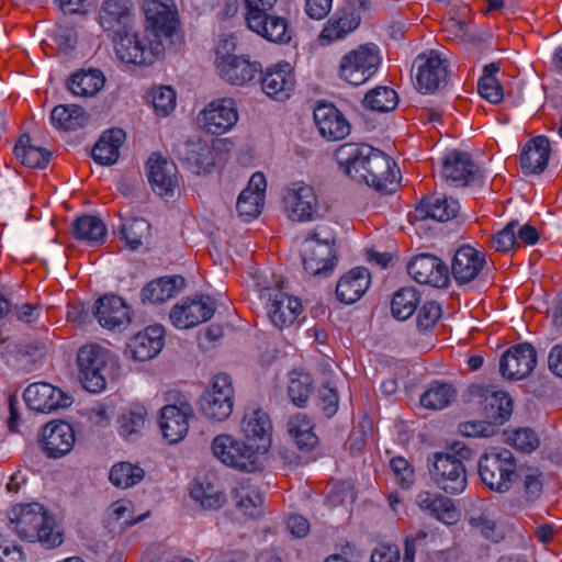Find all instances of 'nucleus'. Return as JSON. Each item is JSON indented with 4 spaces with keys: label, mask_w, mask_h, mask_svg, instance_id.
Masks as SVG:
<instances>
[{
    "label": "nucleus",
    "mask_w": 562,
    "mask_h": 562,
    "mask_svg": "<svg viewBox=\"0 0 562 562\" xmlns=\"http://www.w3.org/2000/svg\"><path fill=\"white\" fill-rule=\"evenodd\" d=\"M335 159L346 176L379 192L391 193L398 184L400 170L395 161L370 145L342 144L336 149Z\"/></svg>",
    "instance_id": "obj_1"
},
{
    "label": "nucleus",
    "mask_w": 562,
    "mask_h": 562,
    "mask_svg": "<svg viewBox=\"0 0 562 562\" xmlns=\"http://www.w3.org/2000/svg\"><path fill=\"white\" fill-rule=\"evenodd\" d=\"M9 518L21 539L38 541L48 549L64 541L63 533L56 529L54 517L41 504L18 505L12 508Z\"/></svg>",
    "instance_id": "obj_2"
},
{
    "label": "nucleus",
    "mask_w": 562,
    "mask_h": 562,
    "mask_svg": "<svg viewBox=\"0 0 562 562\" xmlns=\"http://www.w3.org/2000/svg\"><path fill=\"white\" fill-rule=\"evenodd\" d=\"M471 458L472 450L460 441L453 442L448 452H436L429 469L435 485L447 494H461L468 485L463 461Z\"/></svg>",
    "instance_id": "obj_3"
},
{
    "label": "nucleus",
    "mask_w": 562,
    "mask_h": 562,
    "mask_svg": "<svg viewBox=\"0 0 562 562\" xmlns=\"http://www.w3.org/2000/svg\"><path fill=\"white\" fill-rule=\"evenodd\" d=\"M77 363L80 381L91 393L102 392L108 381L114 380L120 371L116 356L98 344L82 346L77 355Z\"/></svg>",
    "instance_id": "obj_4"
},
{
    "label": "nucleus",
    "mask_w": 562,
    "mask_h": 562,
    "mask_svg": "<svg viewBox=\"0 0 562 562\" xmlns=\"http://www.w3.org/2000/svg\"><path fill=\"white\" fill-rule=\"evenodd\" d=\"M479 474L491 491L505 493L517 479V465L514 454L506 449L491 451L481 457Z\"/></svg>",
    "instance_id": "obj_5"
},
{
    "label": "nucleus",
    "mask_w": 562,
    "mask_h": 562,
    "mask_svg": "<svg viewBox=\"0 0 562 562\" xmlns=\"http://www.w3.org/2000/svg\"><path fill=\"white\" fill-rule=\"evenodd\" d=\"M116 56L124 63L149 65L165 52V45L159 40L150 38L144 31L128 30L114 37Z\"/></svg>",
    "instance_id": "obj_6"
},
{
    "label": "nucleus",
    "mask_w": 562,
    "mask_h": 562,
    "mask_svg": "<svg viewBox=\"0 0 562 562\" xmlns=\"http://www.w3.org/2000/svg\"><path fill=\"white\" fill-rule=\"evenodd\" d=\"M212 452L223 464L241 472H255L260 469L257 448L247 445L232 435L222 434L212 441Z\"/></svg>",
    "instance_id": "obj_7"
},
{
    "label": "nucleus",
    "mask_w": 562,
    "mask_h": 562,
    "mask_svg": "<svg viewBox=\"0 0 562 562\" xmlns=\"http://www.w3.org/2000/svg\"><path fill=\"white\" fill-rule=\"evenodd\" d=\"M283 211L292 222L306 223L317 218L318 199L314 188L304 181L290 182L282 193Z\"/></svg>",
    "instance_id": "obj_8"
},
{
    "label": "nucleus",
    "mask_w": 562,
    "mask_h": 562,
    "mask_svg": "<svg viewBox=\"0 0 562 562\" xmlns=\"http://www.w3.org/2000/svg\"><path fill=\"white\" fill-rule=\"evenodd\" d=\"M234 393L232 378L226 373L216 374L201 397L202 414L210 420H226L234 408Z\"/></svg>",
    "instance_id": "obj_9"
},
{
    "label": "nucleus",
    "mask_w": 562,
    "mask_h": 562,
    "mask_svg": "<svg viewBox=\"0 0 562 562\" xmlns=\"http://www.w3.org/2000/svg\"><path fill=\"white\" fill-rule=\"evenodd\" d=\"M146 27L144 32L153 40L172 42L179 27V19L172 0H145ZM166 46V44H164Z\"/></svg>",
    "instance_id": "obj_10"
},
{
    "label": "nucleus",
    "mask_w": 562,
    "mask_h": 562,
    "mask_svg": "<svg viewBox=\"0 0 562 562\" xmlns=\"http://www.w3.org/2000/svg\"><path fill=\"white\" fill-rule=\"evenodd\" d=\"M380 63L376 46L361 45L341 58L339 77L352 86H360L376 72Z\"/></svg>",
    "instance_id": "obj_11"
},
{
    "label": "nucleus",
    "mask_w": 562,
    "mask_h": 562,
    "mask_svg": "<svg viewBox=\"0 0 562 562\" xmlns=\"http://www.w3.org/2000/svg\"><path fill=\"white\" fill-rule=\"evenodd\" d=\"M302 261L304 270L311 276L326 274L335 267L334 239L321 238L313 232L303 241Z\"/></svg>",
    "instance_id": "obj_12"
},
{
    "label": "nucleus",
    "mask_w": 562,
    "mask_h": 562,
    "mask_svg": "<svg viewBox=\"0 0 562 562\" xmlns=\"http://www.w3.org/2000/svg\"><path fill=\"white\" fill-rule=\"evenodd\" d=\"M260 297L266 301V311L270 322L279 329L293 325L303 311L297 297L289 295L280 289H263Z\"/></svg>",
    "instance_id": "obj_13"
},
{
    "label": "nucleus",
    "mask_w": 562,
    "mask_h": 562,
    "mask_svg": "<svg viewBox=\"0 0 562 562\" xmlns=\"http://www.w3.org/2000/svg\"><path fill=\"white\" fill-rule=\"evenodd\" d=\"M238 121L236 103L231 98L210 102L198 115L201 128L213 135L228 132Z\"/></svg>",
    "instance_id": "obj_14"
},
{
    "label": "nucleus",
    "mask_w": 562,
    "mask_h": 562,
    "mask_svg": "<svg viewBox=\"0 0 562 562\" xmlns=\"http://www.w3.org/2000/svg\"><path fill=\"white\" fill-rule=\"evenodd\" d=\"M487 266L484 251L471 245H461L451 259V277L458 285H464L476 280Z\"/></svg>",
    "instance_id": "obj_15"
},
{
    "label": "nucleus",
    "mask_w": 562,
    "mask_h": 562,
    "mask_svg": "<svg viewBox=\"0 0 562 562\" xmlns=\"http://www.w3.org/2000/svg\"><path fill=\"white\" fill-rule=\"evenodd\" d=\"M215 312V302L210 296L187 297L176 304L169 318L180 329L194 327L209 321Z\"/></svg>",
    "instance_id": "obj_16"
},
{
    "label": "nucleus",
    "mask_w": 562,
    "mask_h": 562,
    "mask_svg": "<svg viewBox=\"0 0 562 562\" xmlns=\"http://www.w3.org/2000/svg\"><path fill=\"white\" fill-rule=\"evenodd\" d=\"M416 81L419 90L435 92L446 86L448 80L447 60L437 50H429L417 56Z\"/></svg>",
    "instance_id": "obj_17"
},
{
    "label": "nucleus",
    "mask_w": 562,
    "mask_h": 562,
    "mask_svg": "<svg viewBox=\"0 0 562 562\" xmlns=\"http://www.w3.org/2000/svg\"><path fill=\"white\" fill-rule=\"evenodd\" d=\"M176 157L193 173L211 172L215 157L210 144L201 137L189 138L175 145Z\"/></svg>",
    "instance_id": "obj_18"
},
{
    "label": "nucleus",
    "mask_w": 562,
    "mask_h": 562,
    "mask_svg": "<svg viewBox=\"0 0 562 562\" xmlns=\"http://www.w3.org/2000/svg\"><path fill=\"white\" fill-rule=\"evenodd\" d=\"M26 405L38 413H52L72 404V397L60 389L47 383L30 384L23 393Z\"/></svg>",
    "instance_id": "obj_19"
},
{
    "label": "nucleus",
    "mask_w": 562,
    "mask_h": 562,
    "mask_svg": "<svg viewBox=\"0 0 562 562\" xmlns=\"http://www.w3.org/2000/svg\"><path fill=\"white\" fill-rule=\"evenodd\" d=\"M407 272L417 283L435 288H446L450 280L447 265L430 254L414 257L407 265Z\"/></svg>",
    "instance_id": "obj_20"
},
{
    "label": "nucleus",
    "mask_w": 562,
    "mask_h": 562,
    "mask_svg": "<svg viewBox=\"0 0 562 562\" xmlns=\"http://www.w3.org/2000/svg\"><path fill=\"white\" fill-rule=\"evenodd\" d=\"M537 364V351L530 344L512 346L499 360V370L507 380H522Z\"/></svg>",
    "instance_id": "obj_21"
},
{
    "label": "nucleus",
    "mask_w": 562,
    "mask_h": 562,
    "mask_svg": "<svg viewBox=\"0 0 562 562\" xmlns=\"http://www.w3.org/2000/svg\"><path fill=\"white\" fill-rule=\"evenodd\" d=\"M441 176L456 187H467L480 179L479 168L470 155L458 149L447 153L443 157Z\"/></svg>",
    "instance_id": "obj_22"
},
{
    "label": "nucleus",
    "mask_w": 562,
    "mask_h": 562,
    "mask_svg": "<svg viewBox=\"0 0 562 562\" xmlns=\"http://www.w3.org/2000/svg\"><path fill=\"white\" fill-rule=\"evenodd\" d=\"M193 417L192 406L187 401L179 405H165L160 409L159 427L169 443L181 441L189 431V420Z\"/></svg>",
    "instance_id": "obj_23"
},
{
    "label": "nucleus",
    "mask_w": 562,
    "mask_h": 562,
    "mask_svg": "<svg viewBox=\"0 0 562 562\" xmlns=\"http://www.w3.org/2000/svg\"><path fill=\"white\" fill-rule=\"evenodd\" d=\"M220 76L232 85L243 86L262 74L261 65L243 56L222 55L216 58Z\"/></svg>",
    "instance_id": "obj_24"
},
{
    "label": "nucleus",
    "mask_w": 562,
    "mask_h": 562,
    "mask_svg": "<svg viewBox=\"0 0 562 562\" xmlns=\"http://www.w3.org/2000/svg\"><path fill=\"white\" fill-rule=\"evenodd\" d=\"M262 91L277 101L288 100L295 88V77L290 64H279L268 68L260 79Z\"/></svg>",
    "instance_id": "obj_25"
},
{
    "label": "nucleus",
    "mask_w": 562,
    "mask_h": 562,
    "mask_svg": "<svg viewBox=\"0 0 562 562\" xmlns=\"http://www.w3.org/2000/svg\"><path fill=\"white\" fill-rule=\"evenodd\" d=\"M133 16L126 0H105L99 12V24L113 38L132 30Z\"/></svg>",
    "instance_id": "obj_26"
},
{
    "label": "nucleus",
    "mask_w": 562,
    "mask_h": 562,
    "mask_svg": "<svg viewBox=\"0 0 562 562\" xmlns=\"http://www.w3.org/2000/svg\"><path fill=\"white\" fill-rule=\"evenodd\" d=\"M267 188L266 177L261 172H255L244 189L236 203L239 216L248 222L256 218L263 207L265 192Z\"/></svg>",
    "instance_id": "obj_27"
},
{
    "label": "nucleus",
    "mask_w": 562,
    "mask_h": 562,
    "mask_svg": "<svg viewBox=\"0 0 562 562\" xmlns=\"http://www.w3.org/2000/svg\"><path fill=\"white\" fill-rule=\"evenodd\" d=\"M314 121L321 135L328 140H339L350 133V124L333 104L319 103L314 110Z\"/></svg>",
    "instance_id": "obj_28"
},
{
    "label": "nucleus",
    "mask_w": 562,
    "mask_h": 562,
    "mask_svg": "<svg viewBox=\"0 0 562 562\" xmlns=\"http://www.w3.org/2000/svg\"><path fill=\"white\" fill-rule=\"evenodd\" d=\"M42 437L43 450L49 458H60L69 453L75 445V431L66 422L46 424Z\"/></svg>",
    "instance_id": "obj_29"
},
{
    "label": "nucleus",
    "mask_w": 562,
    "mask_h": 562,
    "mask_svg": "<svg viewBox=\"0 0 562 562\" xmlns=\"http://www.w3.org/2000/svg\"><path fill=\"white\" fill-rule=\"evenodd\" d=\"M241 430L245 437L256 445L257 450L266 452L272 440V424L266 412L260 408L247 409L243 422Z\"/></svg>",
    "instance_id": "obj_30"
},
{
    "label": "nucleus",
    "mask_w": 562,
    "mask_h": 562,
    "mask_svg": "<svg viewBox=\"0 0 562 562\" xmlns=\"http://www.w3.org/2000/svg\"><path fill=\"white\" fill-rule=\"evenodd\" d=\"M164 327L149 326L136 334L126 347V353L136 361H147L156 357L164 346Z\"/></svg>",
    "instance_id": "obj_31"
},
{
    "label": "nucleus",
    "mask_w": 562,
    "mask_h": 562,
    "mask_svg": "<svg viewBox=\"0 0 562 562\" xmlns=\"http://www.w3.org/2000/svg\"><path fill=\"white\" fill-rule=\"evenodd\" d=\"M248 27L273 43H288L291 40V31L284 18L270 15L268 11L252 15H246Z\"/></svg>",
    "instance_id": "obj_32"
},
{
    "label": "nucleus",
    "mask_w": 562,
    "mask_h": 562,
    "mask_svg": "<svg viewBox=\"0 0 562 562\" xmlns=\"http://www.w3.org/2000/svg\"><path fill=\"white\" fill-rule=\"evenodd\" d=\"M93 314L99 324L108 329L122 328L131 322L130 307L116 295L99 299Z\"/></svg>",
    "instance_id": "obj_33"
},
{
    "label": "nucleus",
    "mask_w": 562,
    "mask_h": 562,
    "mask_svg": "<svg viewBox=\"0 0 562 562\" xmlns=\"http://www.w3.org/2000/svg\"><path fill=\"white\" fill-rule=\"evenodd\" d=\"M481 414L496 427L507 422L513 412V403L507 393L492 389H480Z\"/></svg>",
    "instance_id": "obj_34"
},
{
    "label": "nucleus",
    "mask_w": 562,
    "mask_h": 562,
    "mask_svg": "<svg viewBox=\"0 0 562 562\" xmlns=\"http://www.w3.org/2000/svg\"><path fill=\"white\" fill-rule=\"evenodd\" d=\"M147 166L148 179L154 191L161 196L171 195L178 186L176 165L158 154H153Z\"/></svg>",
    "instance_id": "obj_35"
},
{
    "label": "nucleus",
    "mask_w": 562,
    "mask_h": 562,
    "mask_svg": "<svg viewBox=\"0 0 562 562\" xmlns=\"http://www.w3.org/2000/svg\"><path fill=\"white\" fill-rule=\"evenodd\" d=\"M370 282L371 276L367 268H353L345 273L337 282V299L345 304H352L362 297Z\"/></svg>",
    "instance_id": "obj_36"
},
{
    "label": "nucleus",
    "mask_w": 562,
    "mask_h": 562,
    "mask_svg": "<svg viewBox=\"0 0 562 562\" xmlns=\"http://www.w3.org/2000/svg\"><path fill=\"white\" fill-rule=\"evenodd\" d=\"M550 153L548 137L539 135L528 140L520 154V166L525 173H541L548 165Z\"/></svg>",
    "instance_id": "obj_37"
},
{
    "label": "nucleus",
    "mask_w": 562,
    "mask_h": 562,
    "mask_svg": "<svg viewBox=\"0 0 562 562\" xmlns=\"http://www.w3.org/2000/svg\"><path fill=\"white\" fill-rule=\"evenodd\" d=\"M460 204L458 200L445 194H434L420 201L416 213L422 218H431L438 222H448L458 216Z\"/></svg>",
    "instance_id": "obj_38"
},
{
    "label": "nucleus",
    "mask_w": 562,
    "mask_h": 562,
    "mask_svg": "<svg viewBox=\"0 0 562 562\" xmlns=\"http://www.w3.org/2000/svg\"><path fill=\"white\" fill-rule=\"evenodd\" d=\"M361 21V15L355 12L340 10L337 14L329 19L322 30L318 42L321 45H329L336 41L345 38L349 33L355 31Z\"/></svg>",
    "instance_id": "obj_39"
},
{
    "label": "nucleus",
    "mask_w": 562,
    "mask_h": 562,
    "mask_svg": "<svg viewBox=\"0 0 562 562\" xmlns=\"http://www.w3.org/2000/svg\"><path fill=\"white\" fill-rule=\"evenodd\" d=\"M184 286L180 276L162 277L147 283L140 293L143 303L159 304L173 297Z\"/></svg>",
    "instance_id": "obj_40"
},
{
    "label": "nucleus",
    "mask_w": 562,
    "mask_h": 562,
    "mask_svg": "<svg viewBox=\"0 0 562 562\" xmlns=\"http://www.w3.org/2000/svg\"><path fill=\"white\" fill-rule=\"evenodd\" d=\"M125 133L121 128H112L104 132L92 148V158L95 162L108 166L119 158V149L123 144Z\"/></svg>",
    "instance_id": "obj_41"
},
{
    "label": "nucleus",
    "mask_w": 562,
    "mask_h": 562,
    "mask_svg": "<svg viewBox=\"0 0 562 562\" xmlns=\"http://www.w3.org/2000/svg\"><path fill=\"white\" fill-rule=\"evenodd\" d=\"M288 431L300 450L310 451L318 443L312 419L303 413L292 415L288 422Z\"/></svg>",
    "instance_id": "obj_42"
},
{
    "label": "nucleus",
    "mask_w": 562,
    "mask_h": 562,
    "mask_svg": "<svg viewBox=\"0 0 562 562\" xmlns=\"http://www.w3.org/2000/svg\"><path fill=\"white\" fill-rule=\"evenodd\" d=\"M105 78L98 69L75 72L68 80V89L76 97L95 95L104 86Z\"/></svg>",
    "instance_id": "obj_43"
},
{
    "label": "nucleus",
    "mask_w": 562,
    "mask_h": 562,
    "mask_svg": "<svg viewBox=\"0 0 562 562\" xmlns=\"http://www.w3.org/2000/svg\"><path fill=\"white\" fill-rule=\"evenodd\" d=\"M149 513L134 515V507L130 501L120 499L114 502L108 514V524L112 530L123 531L128 527H132L139 521L144 520Z\"/></svg>",
    "instance_id": "obj_44"
},
{
    "label": "nucleus",
    "mask_w": 562,
    "mask_h": 562,
    "mask_svg": "<svg viewBox=\"0 0 562 562\" xmlns=\"http://www.w3.org/2000/svg\"><path fill=\"white\" fill-rule=\"evenodd\" d=\"M53 125L60 130H77L88 122V115L80 105H56L50 113Z\"/></svg>",
    "instance_id": "obj_45"
},
{
    "label": "nucleus",
    "mask_w": 562,
    "mask_h": 562,
    "mask_svg": "<svg viewBox=\"0 0 562 562\" xmlns=\"http://www.w3.org/2000/svg\"><path fill=\"white\" fill-rule=\"evenodd\" d=\"M74 235L89 244L102 243L106 235L104 223L97 216L83 215L74 223Z\"/></svg>",
    "instance_id": "obj_46"
},
{
    "label": "nucleus",
    "mask_w": 562,
    "mask_h": 562,
    "mask_svg": "<svg viewBox=\"0 0 562 562\" xmlns=\"http://www.w3.org/2000/svg\"><path fill=\"white\" fill-rule=\"evenodd\" d=\"M420 302L418 291L413 286H404L397 290L391 302L392 315L400 319L405 321L409 318L416 311Z\"/></svg>",
    "instance_id": "obj_47"
},
{
    "label": "nucleus",
    "mask_w": 562,
    "mask_h": 562,
    "mask_svg": "<svg viewBox=\"0 0 562 562\" xmlns=\"http://www.w3.org/2000/svg\"><path fill=\"white\" fill-rule=\"evenodd\" d=\"M362 103L366 109L386 113L397 106L398 95L394 89L386 86H379L366 93Z\"/></svg>",
    "instance_id": "obj_48"
},
{
    "label": "nucleus",
    "mask_w": 562,
    "mask_h": 562,
    "mask_svg": "<svg viewBox=\"0 0 562 562\" xmlns=\"http://www.w3.org/2000/svg\"><path fill=\"white\" fill-rule=\"evenodd\" d=\"M29 137L22 136L14 147V155L22 165L29 168H45L50 159V153L44 148L29 145Z\"/></svg>",
    "instance_id": "obj_49"
},
{
    "label": "nucleus",
    "mask_w": 562,
    "mask_h": 562,
    "mask_svg": "<svg viewBox=\"0 0 562 562\" xmlns=\"http://www.w3.org/2000/svg\"><path fill=\"white\" fill-rule=\"evenodd\" d=\"M456 398L454 389L448 383L434 382L422 394L420 404L428 409H443Z\"/></svg>",
    "instance_id": "obj_50"
},
{
    "label": "nucleus",
    "mask_w": 562,
    "mask_h": 562,
    "mask_svg": "<svg viewBox=\"0 0 562 562\" xmlns=\"http://www.w3.org/2000/svg\"><path fill=\"white\" fill-rule=\"evenodd\" d=\"M467 520L471 528L480 532L484 538L495 542L502 538V532L487 510L482 508H472L468 513Z\"/></svg>",
    "instance_id": "obj_51"
},
{
    "label": "nucleus",
    "mask_w": 562,
    "mask_h": 562,
    "mask_svg": "<svg viewBox=\"0 0 562 562\" xmlns=\"http://www.w3.org/2000/svg\"><path fill=\"white\" fill-rule=\"evenodd\" d=\"M144 470L130 462H120L112 467L109 479L111 483L121 488H128L144 479Z\"/></svg>",
    "instance_id": "obj_52"
},
{
    "label": "nucleus",
    "mask_w": 562,
    "mask_h": 562,
    "mask_svg": "<svg viewBox=\"0 0 562 562\" xmlns=\"http://www.w3.org/2000/svg\"><path fill=\"white\" fill-rule=\"evenodd\" d=\"M236 505L245 515L257 517L262 512L263 496L259 488L240 486L235 490Z\"/></svg>",
    "instance_id": "obj_53"
},
{
    "label": "nucleus",
    "mask_w": 562,
    "mask_h": 562,
    "mask_svg": "<svg viewBox=\"0 0 562 562\" xmlns=\"http://www.w3.org/2000/svg\"><path fill=\"white\" fill-rule=\"evenodd\" d=\"M150 225L144 218H130L121 225V235L126 245L136 250L149 235Z\"/></svg>",
    "instance_id": "obj_54"
},
{
    "label": "nucleus",
    "mask_w": 562,
    "mask_h": 562,
    "mask_svg": "<svg viewBox=\"0 0 562 562\" xmlns=\"http://www.w3.org/2000/svg\"><path fill=\"white\" fill-rule=\"evenodd\" d=\"M313 391V379L307 373L292 372L290 375L288 394L293 404L303 406Z\"/></svg>",
    "instance_id": "obj_55"
},
{
    "label": "nucleus",
    "mask_w": 562,
    "mask_h": 562,
    "mask_svg": "<svg viewBox=\"0 0 562 562\" xmlns=\"http://www.w3.org/2000/svg\"><path fill=\"white\" fill-rule=\"evenodd\" d=\"M146 409L142 406L130 409L120 417V435L132 439L145 425Z\"/></svg>",
    "instance_id": "obj_56"
},
{
    "label": "nucleus",
    "mask_w": 562,
    "mask_h": 562,
    "mask_svg": "<svg viewBox=\"0 0 562 562\" xmlns=\"http://www.w3.org/2000/svg\"><path fill=\"white\" fill-rule=\"evenodd\" d=\"M506 442L519 451L530 453L539 447L540 439L532 429L519 428L506 435Z\"/></svg>",
    "instance_id": "obj_57"
},
{
    "label": "nucleus",
    "mask_w": 562,
    "mask_h": 562,
    "mask_svg": "<svg viewBox=\"0 0 562 562\" xmlns=\"http://www.w3.org/2000/svg\"><path fill=\"white\" fill-rule=\"evenodd\" d=\"M518 226V221H510L503 229L493 235L491 247L503 252L512 250L517 245L516 228Z\"/></svg>",
    "instance_id": "obj_58"
},
{
    "label": "nucleus",
    "mask_w": 562,
    "mask_h": 562,
    "mask_svg": "<svg viewBox=\"0 0 562 562\" xmlns=\"http://www.w3.org/2000/svg\"><path fill=\"white\" fill-rule=\"evenodd\" d=\"M459 432L468 438H488L498 432V428L488 420H470L459 425Z\"/></svg>",
    "instance_id": "obj_59"
},
{
    "label": "nucleus",
    "mask_w": 562,
    "mask_h": 562,
    "mask_svg": "<svg viewBox=\"0 0 562 562\" xmlns=\"http://www.w3.org/2000/svg\"><path fill=\"white\" fill-rule=\"evenodd\" d=\"M153 105L157 114L166 116L176 106V92L171 87H158L151 93Z\"/></svg>",
    "instance_id": "obj_60"
},
{
    "label": "nucleus",
    "mask_w": 562,
    "mask_h": 562,
    "mask_svg": "<svg viewBox=\"0 0 562 562\" xmlns=\"http://www.w3.org/2000/svg\"><path fill=\"white\" fill-rule=\"evenodd\" d=\"M390 467L397 484L402 488L407 490L414 484L415 472L406 459L402 457L392 458Z\"/></svg>",
    "instance_id": "obj_61"
},
{
    "label": "nucleus",
    "mask_w": 562,
    "mask_h": 562,
    "mask_svg": "<svg viewBox=\"0 0 562 562\" xmlns=\"http://www.w3.org/2000/svg\"><path fill=\"white\" fill-rule=\"evenodd\" d=\"M477 90L482 98L494 104L504 98L503 87L496 77L482 76L477 82Z\"/></svg>",
    "instance_id": "obj_62"
},
{
    "label": "nucleus",
    "mask_w": 562,
    "mask_h": 562,
    "mask_svg": "<svg viewBox=\"0 0 562 562\" xmlns=\"http://www.w3.org/2000/svg\"><path fill=\"white\" fill-rule=\"evenodd\" d=\"M431 517L445 525H454L460 520L461 513L453 499L442 496Z\"/></svg>",
    "instance_id": "obj_63"
},
{
    "label": "nucleus",
    "mask_w": 562,
    "mask_h": 562,
    "mask_svg": "<svg viewBox=\"0 0 562 562\" xmlns=\"http://www.w3.org/2000/svg\"><path fill=\"white\" fill-rule=\"evenodd\" d=\"M441 316V307L435 301H428L423 304L417 314V327L420 330L432 328Z\"/></svg>",
    "instance_id": "obj_64"
}]
</instances>
